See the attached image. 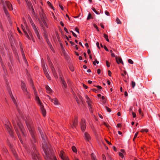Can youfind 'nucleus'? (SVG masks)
Listing matches in <instances>:
<instances>
[{"mask_svg": "<svg viewBox=\"0 0 160 160\" xmlns=\"http://www.w3.org/2000/svg\"><path fill=\"white\" fill-rule=\"evenodd\" d=\"M38 130L43 142L42 144V148L44 154H43V155L45 159L46 160H57L56 157L53 155L47 143V137L46 135L43 133L40 128H38Z\"/></svg>", "mask_w": 160, "mask_h": 160, "instance_id": "nucleus-1", "label": "nucleus"}, {"mask_svg": "<svg viewBox=\"0 0 160 160\" xmlns=\"http://www.w3.org/2000/svg\"><path fill=\"white\" fill-rule=\"evenodd\" d=\"M2 3V4L3 6V10L5 13L7 15L8 14V11L6 9V6H7L10 10H12L13 8L12 5L10 2L7 1H5L4 2L3 0H0V1Z\"/></svg>", "mask_w": 160, "mask_h": 160, "instance_id": "nucleus-2", "label": "nucleus"}, {"mask_svg": "<svg viewBox=\"0 0 160 160\" xmlns=\"http://www.w3.org/2000/svg\"><path fill=\"white\" fill-rule=\"evenodd\" d=\"M25 122L27 125V127L29 130L30 133L32 136V143L36 142L35 136L34 135V131L33 128H32L29 124L25 120Z\"/></svg>", "mask_w": 160, "mask_h": 160, "instance_id": "nucleus-3", "label": "nucleus"}, {"mask_svg": "<svg viewBox=\"0 0 160 160\" xmlns=\"http://www.w3.org/2000/svg\"><path fill=\"white\" fill-rule=\"evenodd\" d=\"M34 153L32 155V159L33 160H40V158L38 154V151L35 148V146L34 145Z\"/></svg>", "mask_w": 160, "mask_h": 160, "instance_id": "nucleus-4", "label": "nucleus"}, {"mask_svg": "<svg viewBox=\"0 0 160 160\" xmlns=\"http://www.w3.org/2000/svg\"><path fill=\"white\" fill-rule=\"evenodd\" d=\"M40 23L41 24V26H42V28L44 31V33H45V32L46 33L47 32L46 30L45 29L44 26L46 27L47 28H48V26L45 20H43V21H41L40 22Z\"/></svg>", "mask_w": 160, "mask_h": 160, "instance_id": "nucleus-5", "label": "nucleus"}, {"mask_svg": "<svg viewBox=\"0 0 160 160\" xmlns=\"http://www.w3.org/2000/svg\"><path fill=\"white\" fill-rule=\"evenodd\" d=\"M81 126L82 130L83 131H84L86 128V124L85 120L84 119L82 118L81 122Z\"/></svg>", "mask_w": 160, "mask_h": 160, "instance_id": "nucleus-6", "label": "nucleus"}, {"mask_svg": "<svg viewBox=\"0 0 160 160\" xmlns=\"http://www.w3.org/2000/svg\"><path fill=\"white\" fill-rule=\"evenodd\" d=\"M5 127L10 135L12 137H13V132L11 128H10V126L9 125V124H5Z\"/></svg>", "mask_w": 160, "mask_h": 160, "instance_id": "nucleus-7", "label": "nucleus"}, {"mask_svg": "<svg viewBox=\"0 0 160 160\" xmlns=\"http://www.w3.org/2000/svg\"><path fill=\"white\" fill-rule=\"evenodd\" d=\"M78 120L77 118H75L74 121L72 122V124L70 123L71 127L72 128L76 127L78 125Z\"/></svg>", "mask_w": 160, "mask_h": 160, "instance_id": "nucleus-8", "label": "nucleus"}, {"mask_svg": "<svg viewBox=\"0 0 160 160\" xmlns=\"http://www.w3.org/2000/svg\"><path fill=\"white\" fill-rule=\"evenodd\" d=\"M42 12H39V15L40 18L42 20V21L45 20L46 18V16L45 14L43 12V10L41 9Z\"/></svg>", "mask_w": 160, "mask_h": 160, "instance_id": "nucleus-9", "label": "nucleus"}, {"mask_svg": "<svg viewBox=\"0 0 160 160\" xmlns=\"http://www.w3.org/2000/svg\"><path fill=\"white\" fill-rule=\"evenodd\" d=\"M17 124L19 127V128H20V131L21 132H22V133L23 134V135L24 136H25V132L24 131V128L22 126H21L20 124H19L18 122H17Z\"/></svg>", "mask_w": 160, "mask_h": 160, "instance_id": "nucleus-10", "label": "nucleus"}, {"mask_svg": "<svg viewBox=\"0 0 160 160\" xmlns=\"http://www.w3.org/2000/svg\"><path fill=\"white\" fill-rule=\"evenodd\" d=\"M48 62H49V64L51 68V69L52 71V72H55L56 71L55 70L54 68V67L52 66V64L50 61L49 58V57H48Z\"/></svg>", "mask_w": 160, "mask_h": 160, "instance_id": "nucleus-11", "label": "nucleus"}, {"mask_svg": "<svg viewBox=\"0 0 160 160\" xmlns=\"http://www.w3.org/2000/svg\"><path fill=\"white\" fill-rule=\"evenodd\" d=\"M12 122V123H13V125H14V127L15 128V130H16V132H17V134H18V138L20 140V142L22 143V144H23V141H22V140L21 139V136L18 134V131L17 130V129H16V128H15V122L14 121H13Z\"/></svg>", "mask_w": 160, "mask_h": 160, "instance_id": "nucleus-12", "label": "nucleus"}, {"mask_svg": "<svg viewBox=\"0 0 160 160\" xmlns=\"http://www.w3.org/2000/svg\"><path fill=\"white\" fill-rule=\"evenodd\" d=\"M40 106V108L41 110V112L43 116H45L46 114V111L44 108L42 104L39 105Z\"/></svg>", "mask_w": 160, "mask_h": 160, "instance_id": "nucleus-13", "label": "nucleus"}, {"mask_svg": "<svg viewBox=\"0 0 160 160\" xmlns=\"http://www.w3.org/2000/svg\"><path fill=\"white\" fill-rule=\"evenodd\" d=\"M26 29H27V30H28V34L30 36V37L31 38V39L34 42H35L34 39V38L33 36L32 35V34L31 32L27 27Z\"/></svg>", "mask_w": 160, "mask_h": 160, "instance_id": "nucleus-14", "label": "nucleus"}, {"mask_svg": "<svg viewBox=\"0 0 160 160\" xmlns=\"http://www.w3.org/2000/svg\"><path fill=\"white\" fill-rule=\"evenodd\" d=\"M21 87L22 90L23 91H24V90L27 89V87L26 86L25 83H24L23 81H21Z\"/></svg>", "mask_w": 160, "mask_h": 160, "instance_id": "nucleus-15", "label": "nucleus"}, {"mask_svg": "<svg viewBox=\"0 0 160 160\" xmlns=\"http://www.w3.org/2000/svg\"><path fill=\"white\" fill-rule=\"evenodd\" d=\"M84 136L85 139L89 141V140L91 139L89 134L86 132H85L84 133Z\"/></svg>", "mask_w": 160, "mask_h": 160, "instance_id": "nucleus-16", "label": "nucleus"}, {"mask_svg": "<svg viewBox=\"0 0 160 160\" xmlns=\"http://www.w3.org/2000/svg\"><path fill=\"white\" fill-rule=\"evenodd\" d=\"M60 156L62 160H69L68 158L64 157L62 152H61L60 154Z\"/></svg>", "mask_w": 160, "mask_h": 160, "instance_id": "nucleus-17", "label": "nucleus"}, {"mask_svg": "<svg viewBox=\"0 0 160 160\" xmlns=\"http://www.w3.org/2000/svg\"><path fill=\"white\" fill-rule=\"evenodd\" d=\"M28 18H29V19H30V21L31 22V23L32 25V27L33 28V29L34 30V29H37V28H36L35 25L33 23V22H32L30 16H28Z\"/></svg>", "mask_w": 160, "mask_h": 160, "instance_id": "nucleus-18", "label": "nucleus"}, {"mask_svg": "<svg viewBox=\"0 0 160 160\" xmlns=\"http://www.w3.org/2000/svg\"><path fill=\"white\" fill-rule=\"evenodd\" d=\"M45 88L47 90V92L48 93H50L52 92V90L48 86L46 85Z\"/></svg>", "mask_w": 160, "mask_h": 160, "instance_id": "nucleus-19", "label": "nucleus"}, {"mask_svg": "<svg viewBox=\"0 0 160 160\" xmlns=\"http://www.w3.org/2000/svg\"><path fill=\"white\" fill-rule=\"evenodd\" d=\"M61 81L64 87L66 88H67V85L65 81L61 78Z\"/></svg>", "mask_w": 160, "mask_h": 160, "instance_id": "nucleus-20", "label": "nucleus"}, {"mask_svg": "<svg viewBox=\"0 0 160 160\" xmlns=\"http://www.w3.org/2000/svg\"><path fill=\"white\" fill-rule=\"evenodd\" d=\"M28 7L29 9L32 10L33 13H34V11L32 4L30 3H28L27 4Z\"/></svg>", "mask_w": 160, "mask_h": 160, "instance_id": "nucleus-21", "label": "nucleus"}, {"mask_svg": "<svg viewBox=\"0 0 160 160\" xmlns=\"http://www.w3.org/2000/svg\"><path fill=\"white\" fill-rule=\"evenodd\" d=\"M51 101L53 102V103L56 105H58V102L56 98H54L53 99H51Z\"/></svg>", "mask_w": 160, "mask_h": 160, "instance_id": "nucleus-22", "label": "nucleus"}, {"mask_svg": "<svg viewBox=\"0 0 160 160\" xmlns=\"http://www.w3.org/2000/svg\"><path fill=\"white\" fill-rule=\"evenodd\" d=\"M8 145L9 146L10 148L12 149V152H13V154H15V152L14 151V149L12 147V145L11 144L10 142H9V141H8Z\"/></svg>", "mask_w": 160, "mask_h": 160, "instance_id": "nucleus-23", "label": "nucleus"}, {"mask_svg": "<svg viewBox=\"0 0 160 160\" xmlns=\"http://www.w3.org/2000/svg\"><path fill=\"white\" fill-rule=\"evenodd\" d=\"M36 100L37 101V102L38 103V104L40 105H41L42 104V103L41 102L40 100V99L38 96H36Z\"/></svg>", "mask_w": 160, "mask_h": 160, "instance_id": "nucleus-24", "label": "nucleus"}, {"mask_svg": "<svg viewBox=\"0 0 160 160\" xmlns=\"http://www.w3.org/2000/svg\"><path fill=\"white\" fill-rule=\"evenodd\" d=\"M44 73L45 74V75L46 77L49 80H51V77L49 75L47 71H45L44 72Z\"/></svg>", "mask_w": 160, "mask_h": 160, "instance_id": "nucleus-25", "label": "nucleus"}, {"mask_svg": "<svg viewBox=\"0 0 160 160\" xmlns=\"http://www.w3.org/2000/svg\"><path fill=\"white\" fill-rule=\"evenodd\" d=\"M44 33V36L46 38V41L47 42V43H48L49 42V41L48 39V37H47V32L46 33Z\"/></svg>", "mask_w": 160, "mask_h": 160, "instance_id": "nucleus-26", "label": "nucleus"}, {"mask_svg": "<svg viewBox=\"0 0 160 160\" xmlns=\"http://www.w3.org/2000/svg\"><path fill=\"white\" fill-rule=\"evenodd\" d=\"M111 56L113 57H115L116 58V60L117 63L119 64V62L118 61V57L117 56H115L113 53H112L111 54Z\"/></svg>", "mask_w": 160, "mask_h": 160, "instance_id": "nucleus-27", "label": "nucleus"}, {"mask_svg": "<svg viewBox=\"0 0 160 160\" xmlns=\"http://www.w3.org/2000/svg\"><path fill=\"white\" fill-rule=\"evenodd\" d=\"M9 94H10V96H11V98H12V100L15 103V100L14 98L13 97V96L12 95V93L11 92V91L10 92H9Z\"/></svg>", "mask_w": 160, "mask_h": 160, "instance_id": "nucleus-28", "label": "nucleus"}, {"mask_svg": "<svg viewBox=\"0 0 160 160\" xmlns=\"http://www.w3.org/2000/svg\"><path fill=\"white\" fill-rule=\"evenodd\" d=\"M25 34L26 35V37L28 39H31L30 38L29 36V35L28 34V33L26 31H24Z\"/></svg>", "mask_w": 160, "mask_h": 160, "instance_id": "nucleus-29", "label": "nucleus"}, {"mask_svg": "<svg viewBox=\"0 0 160 160\" xmlns=\"http://www.w3.org/2000/svg\"><path fill=\"white\" fill-rule=\"evenodd\" d=\"M42 63H43V65H42V68H43V71L44 72H45V71H47V69H46V68L45 67V64H44V62H42Z\"/></svg>", "mask_w": 160, "mask_h": 160, "instance_id": "nucleus-30", "label": "nucleus"}, {"mask_svg": "<svg viewBox=\"0 0 160 160\" xmlns=\"http://www.w3.org/2000/svg\"><path fill=\"white\" fill-rule=\"evenodd\" d=\"M72 148L73 152H77V149L74 146H72Z\"/></svg>", "mask_w": 160, "mask_h": 160, "instance_id": "nucleus-31", "label": "nucleus"}, {"mask_svg": "<svg viewBox=\"0 0 160 160\" xmlns=\"http://www.w3.org/2000/svg\"><path fill=\"white\" fill-rule=\"evenodd\" d=\"M131 85L132 88H134L136 85L135 82L133 81H132L131 82Z\"/></svg>", "mask_w": 160, "mask_h": 160, "instance_id": "nucleus-32", "label": "nucleus"}, {"mask_svg": "<svg viewBox=\"0 0 160 160\" xmlns=\"http://www.w3.org/2000/svg\"><path fill=\"white\" fill-rule=\"evenodd\" d=\"M25 94H26V95L28 96V98H29V93L27 91V89L26 90H24V91H23Z\"/></svg>", "mask_w": 160, "mask_h": 160, "instance_id": "nucleus-33", "label": "nucleus"}, {"mask_svg": "<svg viewBox=\"0 0 160 160\" xmlns=\"http://www.w3.org/2000/svg\"><path fill=\"white\" fill-rule=\"evenodd\" d=\"M103 36L104 38L106 39V41L107 42H109V40L108 38V36L105 34H103Z\"/></svg>", "mask_w": 160, "mask_h": 160, "instance_id": "nucleus-34", "label": "nucleus"}, {"mask_svg": "<svg viewBox=\"0 0 160 160\" xmlns=\"http://www.w3.org/2000/svg\"><path fill=\"white\" fill-rule=\"evenodd\" d=\"M116 22L118 24H121V22L118 18H117L116 20Z\"/></svg>", "mask_w": 160, "mask_h": 160, "instance_id": "nucleus-35", "label": "nucleus"}, {"mask_svg": "<svg viewBox=\"0 0 160 160\" xmlns=\"http://www.w3.org/2000/svg\"><path fill=\"white\" fill-rule=\"evenodd\" d=\"M118 62L119 64V63H121L122 64V65H123V63L122 62V61L120 58H118Z\"/></svg>", "mask_w": 160, "mask_h": 160, "instance_id": "nucleus-36", "label": "nucleus"}, {"mask_svg": "<svg viewBox=\"0 0 160 160\" xmlns=\"http://www.w3.org/2000/svg\"><path fill=\"white\" fill-rule=\"evenodd\" d=\"M91 18H92L91 14L90 13H89L88 14V17L87 18V20H88Z\"/></svg>", "mask_w": 160, "mask_h": 160, "instance_id": "nucleus-37", "label": "nucleus"}, {"mask_svg": "<svg viewBox=\"0 0 160 160\" xmlns=\"http://www.w3.org/2000/svg\"><path fill=\"white\" fill-rule=\"evenodd\" d=\"M92 9L96 14H98V15L100 14V13L98 12L95 10V9L94 8H92Z\"/></svg>", "mask_w": 160, "mask_h": 160, "instance_id": "nucleus-38", "label": "nucleus"}, {"mask_svg": "<svg viewBox=\"0 0 160 160\" xmlns=\"http://www.w3.org/2000/svg\"><path fill=\"white\" fill-rule=\"evenodd\" d=\"M86 98H87V102L88 103V105L89 106H90V104L89 103V102H88V101L90 100V98H89L87 96H86Z\"/></svg>", "mask_w": 160, "mask_h": 160, "instance_id": "nucleus-39", "label": "nucleus"}, {"mask_svg": "<svg viewBox=\"0 0 160 160\" xmlns=\"http://www.w3.org/2000/svg\"><path fill=\"white\" fill-rule=\"evenodd\" d=\"M106 109V110L109 112H111V110L110 108H108V107L106 106L105 107Z\"/></svg>", "mask_w": 160, "mask_h": 160, "instance_id": "nucleus-40", "label": "nucleus"}, {"mask_svg": "<svg viewBox=\"0 0 160 160\" xmlns=\"http://www.w3.org/2000/svg\"><path fill=\"white\" fill-rule=\"evenodd\" d=\"M53 75L55 77V78H58V75L57 74L56 72V71L55 72H53Z\"/></svg>", "mask_w": 160, "mask_h": 160, "instance_id": "nucleus-41", "label": "nucleus"}, {"mask_svg": "<svg viewBox=\"0 0 160 160\" xmlns=\"http://www.w3.org/2000/svg\"><path fill=\"white\" fill-rule=\"evenodd\" d=\"M128 62L131 64H133V61L131 59H129L128 60Z\"/></svg>", "mask_w": 160, "mask_h": 160, "instance_id": "nucleus-42", "label": "nucleus"}, {"mask_svg": "<svg viewBox=\"0 0 160 160\" xmlns=\"http://www.w3.org/2000/svg\"><path fill=\"white\" fill-rule=\"evenodd\" d=\"M47 3H48V5L51 7L52 8H53V7L52 6L51 4V3L49 2V1L48 2H47Z\"/></svg>", "mask_w": 160, "mask_h": 160, "instance_id": "nucleus-43", "label": "nucleus"}, {"mask_svg": "<svg viewBox=\"0 0 160 160\" xmlns=\"http://www.w3.org/2000/svg\"><path fill=\"white\" fill-rule=\"evenodd\" d=\"M106 64L107 66L108 67H109L110 66V64L108 61H106Z\"/></svg>", "mask_w": 160, "mask_h": 160, "instance_id": "nucleus-44", "label": "nucleus"}, {"mask_svg": "<svg viewBox=\"0 0 160 160\" xmlns=\"http://www.w3.org/2000/svg\"><path fill=\"white\" fill-rule=\"evenodd\" d=\"M35 34H36V35H37V37L38 38V39H40V35H39V32H38V33H35Z\"/></svg>", "mask_w": 160, "mask_h": 160, "instance_id": "nucleus-45", "label": "nucleus"}, {"mask_svg": "<svg viewBox=\"0 0 160 160\" xmlns=\"http://www.w3.org/2000/svg\"><path fill=\"white\" fill-rule=\"evenodd\" d=\"M70 32H71L72 33V34L75 37H77V35L76 34H75V33H74V32L72 31H70Z\"/></svg>", "mask_w": 160, "mask_h": 160, "instance_id": "nucleus-46", "label": "nucleus"}, {"mask_svg": "<svg viewBox=\"0 0 160 160\" xmlns=\"http://www.w3.org/2000/svg\"><path fill=\"white\" fill-rule=\"evenodd\" d=\"M138 111L139 114L141 115H142V112L141 109L140 108L139 109Z\"/></svg>", "mask_w": 160, "mask_h": 160, "instance_id": "nucleus-47", "label": "nucleus"}, {"mask_svg": "<svg viewBox=\"0 0 160 160\" xmlns=\"http://www.w3.org/2000/svg\"><path fill=\"white\" fill-rule=\"evenodd\" d=\"M75 31H76L78 33H79V29L77 27H76L75 28Z\"/></svg>", "mask_w": 160, "mask_h": 160, "instance_id": "nucleus-48", "label": "nucleus"}, {"mask_svg": "<svg viewBox=\"0 0 160 160\" xmlns=\"http://www.w3.org/2000/svg\"><path fill=\"white\" fill-rule=\"evenodd\" d=\"M119 155L121 157H122V158H123L124 157L123 154L122 152H119Z\"/></svg>", "mask_w": 160, "mask_h": 160, "instance_id": "nucleus-49", "label": "nucleus"}, {"mask_svg": "<svg viewBox=\"0 0 160 160\" xmlns=\"http://www.w3.org/2000/svg\"><path fill=\"white\" fill-rule=\"evenodd\" d=\"M93 26H94V28H95L98 31H99L98 27H97V25L96 24H94Z\"/></svg>", "mask_w": 160, "mask_h": 160, "instance_id": "nucleus-50", "label": "nucleus"}, {"mask_svg": "<svg viewBox=\"0 0 160 160\" xmlns=\"http://www.w3.org/2000/svg\"><path fill=\"white\" fill-rule=\"evenodd\" d=\"M95 87H97L98 88V89H102V87L100 86H98V85L96 86Z\"/></svg>", "mask_w": 160, "mask_h": 160, "instance_id": "nucleus-51", "label": "nucleus"}, {"mask_svg": "<svg viewBox=\"0 0 160 160\" xmlns=\"http://www.w3.org/2000/svg\"><path fill=\"white\" fill-rule=\"evenodd\" d=\"M102 158L103 160H106V157L104 154H103L102 155Z\"/></svg>", "mask_w": 160, "mask_h": 160, "instance_id": "nucleus-52", "label": "nucleus"}, {"mask_svg": "<svg viewBox=\"0 0 160 160\" xmlns=\"http://www.w3.org/2000/svg\"><path fill=\"white\" fill-rule=\"evenodd\" d=\"M32 88H33V90H34L35 94V95H36L37 92L36 91L35 89L34 86H33V85L32 86Z\"/></svg>", "mask_w": 160, "mask_h": 160, "instance_id": "nucleus-53", "label": "nucleus"}, {"mask_svg": "<svg viewBox=\"0 0 160 160\" xmlns=\"http://www.w3.org/2000/svg\"><path fill=\"white\" fill-rule=\"evenodd\" d=\"M21 27H22V30H23L24 32V31H26L25 30L24 27L22 25Z\"/></svg>", "mask_w": 160, "mask_h": 160, "instance_id": "nucleus-54", "label": "nucleus"}, {"mask_svg": "<svg viewBox=\"0 0 160 160\" xmlns=\"http://www.w3.org/2000/svg\"><path fill=\"white\" fill-rule=\"evenodd\" d=\"M96 45L98 48L99 49L100 48L99 46V43L98 42H97L96 43Z\"/></svg>", "mask_w": 160, "mask_h": 160, "instance_id": "nucleus-55", "label": "nucleus"}, {"mask_svg": "<svg viewBox=\"0 0 160 160\" xmlns=\"http://www.w3.org/2000/svg\"><path fill=\"white\" fill-rule=\"evenodd\" d=\"M22 52V54L23 57L24 58V59L25 60V62H27L26 61V58L25 57V55H24V54Z\"/></svg>", "mask_w": 160, "mask_h": 160, "instance_id": "nucleus-56", "label": "nucleus"}, {"mask_svg": "<svg viewBox=\"0 0 160 160\" xmlns=\"http://www.w3.org/2000/svg\"><path fill=\"white\" fill-rule=\"evenodd\" d=\"M132 116H133V118H135L136 117V114L135 113H134V112H132Z\"/></svg>", "mask_w": 160, "mask_h": 160, "instance_id": "nucleus-57", "label": "nucleus"}, {"mask_svg": "<svg viewBox=\"0 0 160 160\" xmlns=\"http://www.w3.org/2000/svg\"><path fill=\"white\" fill-rule=\"evenodd\" d=\"M83 86L84 88H85V89H87L88 88V86H87L85 84H83Z\"/></svg>", "mask_w": 160, "mask_h": 160, "instance_id": "nucleus-58", "label": "nucleus"}, {"mask_svg": "<svg viewBox=\"0 0 160 160\" xmlns=\"http://www.w3.org/2000/svg\"><path fill=\"white\" fill-rule=\"evenodd\" d=\"M76 100L78 103L79 104L80 103V100H79L77 98H76Z\"/></svg>", "mask_w": 160, "mask_h": 160, "instance_id": "nucleus-59", "label": "nucleus"}, {"mask_svg": "<svg viewBox=\"0 0 160 160\" xmlns=\"http://www.w3.org/2000/svg\"><path fill=\"white\" fill-rule=\"evenodd\" d=\"M79 99H80V101H82V97L80 95L79 96Z\"/></svg>", "mask_w": 160, "mask_h": 160, "instance_id": "nucleus-60", "label": "nucleus"}, {"mask_svg": "<svg viewBox=\"0 0 160 160\" xmlns=\"http://www.w3.org/2000/svg\"><path fill=\"white\" fill-rule=\"evenodd\" d=\"M105 140L106 141V142H107V143H108L109 145H112V144L110 142H109L108 141V140Z\"/></svg>", "mask_w": 160, "mask_h": 160, "instance_id": "nucleus-61", "label": "nucleus"}, {"mask_svg": "<svg viewBox=\"0 0 160 160\" xmlns=\"http://www.w3.org/2000/svg\"><path fill=\"white\" fill-rule=\"evenodd\" d=\"M111 72L110 70L108 71V75L109 76H111Z\"/></svg>", "mask_w": 160, "mask_h": 160, "instance_id": "nucleus-62", "label": "nucleus"}, {"mask_svg": "<svg viewBox=\"0 0 160 160\" xmlns=\"http://www.w3.org/2000/svg\"><path fill=\"white\" fill-rule=\"evenodd\" d=\"M105 14L108 16H109V12L108 11H105Z\"/></svg>", "mask_w": 160, "mask_h": 160, "instance_id": "nucleus-63", "label": "nucleus"}, {"mask_svg": "<svg viewBox=\"0 0 160 160\" xmlns=\"http://www.w3.org/2000/svg\"><path fill=\"white\" fill-rule=\"evenodd\" d=\"M103 47H104V49L106 51H108V49L105 46H104Z\"/></svg>", "mask_w": 160, "mask_h": 160, "instance_id": "nucleus-64", "label": "nucleus"}]
</instances>
